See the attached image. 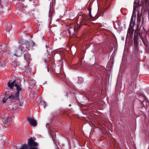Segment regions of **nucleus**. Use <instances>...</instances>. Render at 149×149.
I'll return each mask as SVG.
<instances>
[{
    "label": "nucleus",
    "mask_w": 149,
    "mask_h": 149,
    "mask_svg": "<svg viewBox=\"0 0 149 149\" xmlns=\"http://www.w3.org/2000/svg\"><path fill=\"white\" fill-rule=\"evenodd\" d=\"M28 144H25L23 145L19 149H29L34 147H36L38 144L34 141V140L32 138L29 139L28 141Z\"/></svg>",
    "instance_id": "obj_1"
},
{
    "label": "nucleus",
    "mask_w": 149,
    "mask_h": 149,
    "mask_svg": "<svg viewBox=\"0 0 149 149\" xmlns=\"http://www.w3.org/2000/svg\"><path fill=\"white\" fill-rule=\"evenodd\" d=\"M88 15H83L82 16V18L83 20L85 21H87V20L93 16L91 15V8L90 6L88 8Z\"/></svg>",
    "instance_id": "obj_2"
},
{
    "label": "nucleus",
    "mask_w": 149,
    "mask_h": 149,
    "mask_svg": "<svg viewBox=\"0 0 149 149\" xmlns=\"http://www.w3.org/2000/svg\"><path fill=\"white\" fill-rule=\"evenodd\" d=\"M18 93H15L13 95H11L9 96L8 99H10L11 101L15 102L19 99Z\"/></svg>",
    "instance_id": "obj_3"
},
{
    "label": "nucleus",
    "mask_w": 149,
    "mask_h": 149,
    "mask_svg": "<svg viewBox=\"0 0 149 149\" xmlns=\"http://www.w3.org/2000/svg\"><path fill=\"white\" fill-rule=\"evenodd\" d=\"M29 43H26L25 44H23L20 47L21 51L23 53L25 52L26 53L28 52L29 49H28L27 46H28V44Z\"/></svg>",
    "instance_id": "obj_4"
},
{
    "label": "nucleus",
    "mask_w": 149,
    "mask_h": 149,
    "mask_svg": "<svg viewBox=\"0 0 149 149\" xmlns=\"http://www.w3.org/2000/svg\"><path fill=\"white\" fill-rule=\"evenodd\" d=\"M140 29H136V30H135V31L134 34V42L135 45H136L138 44L137 39L138 37V35H139V33H138V31L140 32Z\"/></svg>",
    "instance_id": "obj_5"
},
{
    "label": "nucleus",
    "mask_w": 149,
    "mask_h": 149,
    "mask_svg": "<svg viewBox=\"0 0 149 149\" xmlns=\"http://www.w3.org/2000/svg\"><path fill=\"white\" fill-rule=\"evenodd\" d=\"M27 121L33 127H36L37 125V121L34 119L29 118H27Z\"/></svg>",
    "instance_id": "obj_6"
},
{
    "label": "nucleus",
    "mask_w": 149,
    "mask_h": 149,
    "mask_svg": "<svg viewBox=\"0 0 149 149\" xmlns=\"http://www.w3.org/2000/svg\"><path fill=\"white\" fill-rule=\"evenodd\" d=\"M138 33H139V36L140 37L144 45L146 47H148V42L146 40V37L145 35H144V37H143L142 33H141L139 31H138Z\"/></svg>",
    "instance_id": "obj_7"
},
{
    "label": "nucleus",
    "mask_w": 149,
    "mask_h": 149,
    "mask_svg": "<svg viewBox=\"0 0 149 149\" xmlns=\"http://www.w3.org/2000/svg\"><path fill=\"white\" fill-rule=\"evenodd\" d=\"M16 80H14L13 82H11V81H9L8 83V86L10 88V89L12 90L13 89V87L15 86V84H16L15 82Z\"/></svg>",
    "instance_id": "obj_8"
},
{
    "label": "nucleus",
    "mask_w": 149,
    "mask_h": 149,
    "mask_svg": "<svg viewBox=\"0 0 149 149\" xmlns=\"http://www.w3.org/2000/svg\"><path fill=\"white\" fill-rule=\"evenodd\" d=\"M24 58L27 62H29L31 60V55L28 53L27 52L24 54Z\"/></svg>",
    "instance_id": "obj_9"
},
{
    "label": "nucleus",
    "mask_w": 149,
    "mask_h": 149,
    "mask_svg": "<svg viewBox=\"0 0 149 149\" xmlns=\"http://www.w3.org/2000/svg\"><path fill=\"white\" fill-rule=\"evenodd\" d=\"M79 29H69L68 32L70 35H72L75 34V33H76L77 31H78Z\"/></svg>",
    "instance_id": "obj_10"
},
{
    "label": "nucleus",
    "mask_w": 149,
    "mask_h": 149,
    "mask_svg": "<svg viewBox=\"0 0 149 149\" xmlns=\"http://www.w3.org/2000/svg\"><path fill=\"white\" fill-rule=\"evenodd\" d=\"M15 86L16 87L17 92L15 93H18V95H19V91L22 90V88L21 86L17 84V83L15 84Z\"/></svg>",
    "instance_id": "obj_11"
},
{
    "label": "nucleus",
    "mask_w": 149,
    "mask_h": 149,
    "mask_svg": "<svg viewBox=\"0 0 149 149\" xmlns=\"http://www.w3.org/2000/svg\"><path fill=\"white\" fill-rule=\"evenodd\" d=\"M135 24V21H133V18H132L130 22L128 28H133Z\"/></svg>",
    "instance_id": "obj_12"
},
{
    "label": "nucleus",
    "mask_w": 149,
    "mask_h": 149,
    "mask_svg": "<svg viewBox=\"0 0 149 149\" xmlns=\"http://www.w3.org/2000/svg\"><path fill=\"white\" fill-rule=\"evenodd\" d=\"M134 29H128L127 31V34L129 35L130 36H133L134 31Z\"/></svg>",
    "instance_id": "obj_13"
},
{
    "label": "nucleus",
    "mask_w": 149,
    "mask_h": 149,
    "mask_svg": "<svg viewBox=\"0 0 149 149\" xmlns=\"http://www.w3.org/2000/svg\"><path fill=\"white\" fill-rule=\"evenodd\" d=\"M141 15H139V11L138 12V13L137 14V28H138L139 27V22H140L141 20Z\"/></svg>",
    "instance_id": "obj_14"
},
{
    "label": "nucleus",
    "mask_w": 149,
    "mask_h": 149,
    "mask_svg": "<svg viewBox=\"0 0 149 149\" xmlns=\"http://www.w3.org/2000/svg\"><path fill=\"white\" fill-rule=\"evenodd\" d=\"M46 105L47 104L46 102L44 101H41L40 103V107H44V108L45 109Z\"/></svg>",
    "instance_id": "obj_15"
},
{
    "label": "nucleus",
    "mask_w": 149,
    "mask_h": 149,
    "mask_svg": "<svg viewBox=\"0 0 149 149\" xmlns=\"http://www.w3.org/2000/svg\"><path fill=\"white\" fill-rule=\"evenodd\" d=\"M78 83L80 84L82 83L83 81V79L81 77H78Z\"/></svg>",
    "instance_id": "obj_16"
},
{
    "label": "nucleus",
    "mask_w": 149,
    "mask_h": 149,
    "mask_svg": "<svg viewBox=\"0 0 149 149\" xmlns=\"http://www.w3.org/2000/svg\"><path fill=\"white\" fill-rule=\"evenodd\" d=\"M11 118L10 117H7L6 119L5 122L7 123H11Z\"/></svg>",
    "instance_id": "obj_17"
},
{
    "label": "nucleus",
    "mask_w": 149,
    "mask_h": 149,
    "mask_svg": "<svg viewBox=\"0 0 149 149\" xmlns=\"http://www.w3.org/2000/svg\"><path fill=\"white\" fill-rule=\"evenodd\" d=\"M20 48H17L16 49H15V53L14 54V55L17 56H18L17 54L18 52L19 51V49Z\"/></svg>",
    "instance_id": "obj_18"
},
{
    "label": "nucleus",
    "mask_w": 149,
    "mask_h": 149,
    "mask_svg": "<svg viewBox=\"0 0 149 149\" xmlns=\"http://www.w3.org/2000/svg\"><path fill=\"white\" fill-rule=\"evenodd\" d=\"M27 43H29L28 44V46L31 45L32 47H34L35 46V43L33 41H31L30 42H26Z\"/></svg>",
    "instance_id": "obj_19"
},
{
    "label": "nucleus",
    "mask_w": 149,
    "mask_h": 149,
    "mask_svg": "<svg viewBox=\"0 0 149 149\" xmlns=\"http://www.w3.org/2000/svg\"><path fill=\"white\" fill-rule=\"evenodd\" d=\"M12 64L14 67H16L17 66V62L15 61H13L12 63Z\"/></svg>",
    "instance_id": "obj_20"
},
{
    "label": "nucleus",
    "mask_w": 149,
    "mask_h": 149,
    "mask_svg": "<svg viewBox=\"0 0 149 149\" xmlns=\"http://www.w3.org/2000/svg\"><path fill=\"white\" fill-rule=\"evenodd\" d=\"M54 13V11H52L51 9H50L49 10V16L51 17L52 16V15Z\"/></svg>",
    "instance_id": "obj_21"
},
{
    "label": "nucleus",
    "mask_w": 149,
    "mask_h": 149,
    "mask_svg": "<svg viewBox=\"0 0 149 149\" xmlns=\"http://www.w3.org/2000/svg\"><path fill=\"white\" fill-rule=\"evenodd\" d=\"M143 101H141L140 104H141V107H143L144 106V104L143 103Z\"/></svg>",
    "instance_id": "obj_22"
},
{
    "label": "nucleus",
    "mask_w": 149,
    "mask_h": 149,
    "mask_svg": "<svg viewBox=\"0 0 149 149\" xmlns=\"http://www.w3.org/2000/svg\"><path fill=\"white\" fill-rule=\"evenodd\" d=\"M9 108L11 110H13L14 108V107L12 105H10Z\"/></svg>",
    "instance_id": "obj_23"
},
{
    "label": "nucleus",
    "mask_w": 149,
    "mask_h": 149,
    "mask_svg": "<svg viewBox=\"0 0 149 149\" xmlns=\"http://www.w3.org/2000/svg\"><path fill=\"white\" fill-rule=\"evenodd\" d=\"M7 99H8V98L6 99H3V102L6 103V100Z\"/></svg>",
    "instance_id": "obj_24"
},
{
    "label": "nucleus",
    "mask_w": 149,
    "mask_h": 149,
    "mask_svg": "<svg viewBox=\"0 0 149 149\" xmlns=\"http://www.w3.org/2000/svg\"><path fill=\"white\" fill-rule=\"evenodd\" d=\"M29 149H38V148L37 147H34L33 148H30Z\"/></svg>",
    "instance_id": "obj_25"
},
{
    "label": "nucleus",
    "mask_w": 149,
    "mask_h": 149,
    "mask_svg": "<svg viewBox=\"0 0 149 149\" xmlns=\"http://www.w3.org/2000/svg\"><path fill=\"white\" fill-rule=\"evenodd\" d=\"M147 33L149 35V29H148V30Z\"/></svg>",
    "instance_id": "obj_26"
},
{
    "label": "nucleus",
    "mask_w": 149,
    "mask_h": 149,
    "mask_svg": "<svg viewBox=\"0 0 149 149\" xmlns=\"http://www.w3.org/2000/svg\"><path fill=\"white\" fill-rule=\"evenodd\" d=\"M65 94L67 95H68V93L66 92H64Z\"/></svg>",
    "instance_id": "obj_27"
},
{
    "label": "nucleus",
    "mask_w": 149,
    "mask_h": 149,
    "mask_svg": "<svg viewBox=\"0 0 149 149\" xmlns=\"http://www.w3.org/2000/svg\"><path fill=\"white\" fill-rule=\"evenodd\" d=\"M38 27L39 28L40 27V24H38Z\"/></svg>",
    "instance_id": "obj_28"
},
{
    "label": "nucleus",
    "mask_w": 149,
    "mask_h": 149,
    "mask_svg": "<svg viewBox=\"0 0 149 149\" xmlns=\"http://www.w3.org/2000/svg\"><path fill=\"white\" fill-rule=\"evenodd\" d=\"M53 3H55V1H54V2H52V4Z\"/></svg>",
    "instance_id": "obj_29"
},
{
    "label": "nucleus",
    "mask_w": 149,
    "mask_h": 149,
    "mask_svg": "<svg viewBox=\"0 0 149 149\" xmlns=\"http://www.w3.org/2000/svg\"><path fill=\"white\" fill-rule=\"evenodd\" d=\"M134 12H135V10H134V9H133V13L134 14Z\"/></svg>",
    "instance_id": "obj_30"
},
{
    "label": "nucleus",
    "mask_w": 149,
    "mask_h": 149,
    "mask_svg": "<svg viewBox=\"0 0 149 149\" xmlns=\"http://www.w3.org/2000/svg\"><path fill=\"white\" fill-rule=\"evenodd\" d=\"M143 29L144 31H145V30H146V29H144V28H143Z\"/></svg>",
    "instance_id": "obj_31"
},
{
    "label": "nucleus",
    "mask_w": 149,
    "mask_h": 149,
    "mask_svg": "<svg viewBox=\"0 0 149 149\" xmlns=\"http://www.w3.org/2000/svg\"><path fill=\"white\" fill-rule=\"evenodd\" d=\"M1 21H0V25H1Z\"/></svg>",
    "instance_id": "obj_32"
},
{
    "label": "nucleus",
    "mask_w": 149,
    "mask_h": 149,
    "mask_svg": "<svg viewBox=\"0 0 149 149\" xmlns=\"http://www.w3.org/2000/svg\"><path fill=\"white\" fill-rule=\"evenodd\" d=\"M68 28H71V26L69 27Z\"/></svg>",
    "instance_id": "obj_33"
},
{
    "label": "nucleus",
    "mask_w": 149,
    "mask_h": 149,
    "mask_svg": "<svg viewBox=\"0 0 149 149\" xmlns=\"http://www.w3.org/2000/svg\"><path fill=\"white\" fill-rule=\"evenodd\" d=\"M71 106V105L70 104L69 105V107H70V106Z\"/></svg>",
    "instance_id": "obj_34"
},
{
    "label": "nucleus",
    "mask_w": 149,
    "mask_h": 149,
    "mask_svg": "<svg viewBox=\"0 0 149 149\" xmlns=\"http://www.w3.org/2000/svg\"><path fill=\"white\" fill-rule=\"evenodd\" d=\"M46 47H47V45H46Z\"/></svg>",
    "instance_id": "obj_35"
},
{
    "label": "nucleus",
    "mask_w": 149,
    "mask_h": 149,
    "mask_svg": "<svg viewBox=\"0 0 149 149\" xmlns=\"http://www.w3.org/2000/svg\"><path fill=\"white\" fill-rule=\"evenodd\" d=\"M48 72H49V68H48Z\"/></svg>",
    "instance_id": "obj_36"
},
{
    "label": "nucleus",
    "mask_w": 149,
    "mask_h": 149,
    "mask_svg": "<svg viewBox=\"0 0 149 149\" xmlns=\"http://www.w3.org/2000/svg\"><path fill=\"white\" fill-rule=\"evenodd\" d=\"M134 84H136V83H135V82H134Z\"/></svg>",
    "instance_id": "obj_37"
},
{
    "label": "nucleus",
    "mask_w": 149,
    "mask_h": 149,
    "mask_svg": "<svg viewBox=\"0 0 149 149\" xmlns=\"http://www.w3.org/2000/svg\"><path fill=\"white\" fill-rule=\"evenodd\" d=\"M125 27H126V26H125L124 28H125Z\"/></svg>",
    "instance_id": "obj_38"
},
{
    "label": "nucleus",
    "mask_w": 149,
    "mask_h": 149,
    "mask_svg": "<svg viewBox=\"0 0 149 149\" xmlns=\"http://www.w3.org/2000/svg\"><path fill=\"white\" fill-rule=\"evenodd\" d=\"M144 98L145 99V97H144Z\"/></svg>",
    "instance_id": "obj_39"
}]
</instances>
